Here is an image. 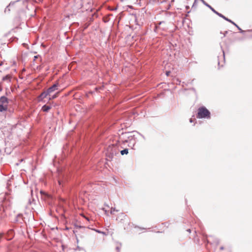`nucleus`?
Segmentation results:
<instances>
[{"label":"nucleus","instance_id":"obj_6","mask_svg":"<svg viewBox=\"0 0 252 252\" xmlns=\"http://www.w3.org/2000/svg\"><path fill=\"white\" fill-rule=\"evenodd\" d=\"M49 94L47 90L42 92L38 97V100L39 101H42Z\"/></svg>","mask_w":252,"mask_h":252},{"label":"nucleus","instance_id":"obj_20","mask_svg":"<svg viewBox=\"0 0 252 252\" xmlns=\"http://www.w3.org/2000/svg\"><path fill=\"white\" fill-rule=\"evenodd\" d=\"M137 133H138V134H139V135H140L142 136V137L144 140H145V139H146V138H145V136H144L143 135H142V134H140V133H139V132H137Z\"/></svg>","mask_w":252,"mask_h":252},{"label":"nucleus","instance_id":"obj_16","mask_svg":"<svg viewBox=\"0 0 252 252\" xmlns=\"http://www.w3.org/2000/svg\"><path fill=\"white\" fill-rule=\"evenodd\" d=\"M57 96V94H55L54 95H53L51 97H50L49 98V100H51V99H54L55 98H56Z\"/></svg>","mask_w":252,"mask_h":252},{"label":"nucleus","instance_id":"obj_13","mask_svg":"<svg viewBox=\"0 0 252 252\" xmlns=\"http://www.w3.org/2000/svg\"><path fill=\"white\" fill-rule=\"evenodd\" d=\"M120 153H121V154L122 155H125V154L126 155L128 153V149H125L122 150L120 152Z\"/></svg>","mask_w":252,"mask_h":252},{"label":"nucleus","instance_id":"obj_23","mask_svg":"<svg viewBox=\"0 0 252 252\" xmlns=\"http://www.w3.org/2000/svg\"><path fill=\"white\" fill-rule=\"evenodd\" d=\"M170 73V71H166V75L167 76H168V75H169Z\"/></svg>","mask_w":252,"mask_h":252},{"label":"nucleus","instance_id":"obj_12","mask_svg":"<svg viewBox=\"0 0 252 252\" xmlns=\"http://www.w3.org/2000/svg\"><path fill=\"white\" fill-rule=\"evenodd\" d=\"M14 4V2H11L5 8L4 12L6 13L7 11L9 12L10 11V9L9 8V7L13 5Z\"/></svg>","mask_w":252,"mask_h":252},{"label":"nucleus","instance_id":"obj_21","mask_svg":"<svg viewBox=\"0 0 252 252\" xmlns=\"http://www.w3.org/2000/svg\"><path fill=\"white\" fill-rule=\"evenodd\" d=\"M116 249V250H117L118 252H120V248L119 247H117Z\"/></svg>","mask_w":252,"mask_h":252},{"label":"nucleus","instance_id":"obj_7","mask_svg":"<svg viewBox=\"0 0 252 252\" xmlns=\"http://www.w3.org/2000/svg\"><path fill=\"white\" fill-rule=\"evenodd\" d=\"M59 86V84L58 83L54 84L53 86L49 87L47 90L48 91L49 94L53 92L55 90L58 89V87Z\"/></svg>","mask_w":252,"mask_h":252},{"label":"nucleus","instance_id":"obj_24","mask_svg":"<svg viewBox=\"0 0 252 252\" xmlns=\"http://www.w3.org/2000/svg\"><path fill=\"white\" fill-rule=\"evenodd\" d=\"M38 58V56H35L34 57V61H35L36 59H37Z\"/></svg>","mask_w":252,"mask_h":252},{"label":"nucleus","instance_id":"obj_2","mask_svg":"<svg viewBox=\"0 0 252 252\" xmlns=\"http://www.w3.org/2000/svg\"><path fill=\"white\" fill-rule=\"evenodd\" d=\"M201 2L207 7H208L209 8H210L214 13L218 15L219 17L223 18L224 20H226L227 22H230V23L232 24L233 25H234L239 30L240 32L241 33H243L245 31L242 30L236 23H235L234 22H233L230 19L227 18V17H225L224 15L221 14L220 13H219L218 11H217L214 8H213L211 5H210L209 4H208L204 0H200Z\"/></svg>","mask_w":252,"mask_h":252},{"label":"nucleus","instance_id":"obj_32","mask_svg":"<svg viewBox=\"0 0 252 252\" xmlns=\"http://www.w3.org/2000/svg\"><path fill=\"white\" fill-rule=\"evenodd\" d=\"M58 182H59V185H61V181H60V180H59V181H58Z\"/></svg>","mask_w":252,"mask_h":252},{"label":"nucleus","instance_id":"obj_26","mask_svg":"<svg viewBox=\"0 0 252 252\" xmlns=\"http://www.w3.org/2000/svg\"><path fill=\"white\" fill-rule=\"evenodd\" d=\"M177 81L179 82V84H180L181 82V81H180L178 79H177Z\"/></svg>","mask_w":252,"mask_h":252},{"label":"nucleus","instance_id":"obj_28","mask_svg":"<svg viewBox=\"0 0 252 252\" xmlns=\"http://www.w3.org/2000/svg\"><path fill=\"white\" fill-rule=\"evenodd\" d=\"M22 216V214H19V215H17V217H21Z\"/></svg>","mask_w":252,"mask_h":252},{"label":"nucleus","instance_id":"obj_9","mask_svg":"<svg viewBox=\"0 0 252 252\" xmlns=\"http://www.w3.org/2000/svg\"><path fill=\"white\" fill-rule=\"evenodd\" d=\"M2 80L3 81L10 82L11 80V75L10 74H7L6 76L3 77Z\"/></svg>","mask_w":252,"mask_h":252},{"label":"nucleus","instance_id":"obj_36","mask_svg":"<svg viewBox=\"0 0 252 252\" xmlns=\"http://www.w3.org/2000/svg\"><path fill=\"white\" fill-rule=\"evenodd\" d=\"M218 64L219 65L220 64V62L218 61Z\"/></svg>","mask_w":252,"mask_h":252},{"label":"nucleus","instance_id":"obj_22","mask_svg":"<svg viewBox=\"0 0 252 252\" xmlns=\"http://www.w3.org/2000/svg\"><path fill=\"white\" fill-rule=\"evenodd\" d=\"M196 1L197 0H194V3L192 5V7H194L196 4Z\"/></svg>","mask_w":252,"mask_h":252},{"label":"nucleus","instance_id":"obj_10","mask_svg":"<svg viewBox=\"0 0 252 252\" xmlns=\"http://www.w3.org/2000/svg\"><path fill=\"white\" fill-rule=\"evenodd\" d=\"M51 108L50 105H44L41 108V110L45 112H47Z\"/></svg>","mask_w":252,"mask_h":252},{"label":"nucleus","instance_id":"obj_29","mask_svg":"<svg viewBox=\"0 0 252 252\" xmlns=\"http://www.w3.org/2000/svg\"><path fill=\"white\" fill-rule=\"evenodd\" d=\"M227 32H227V31H226V32H225V33H224V36H225V35L227 33Z\"/></svg>","mask_w":252,"mask_h":252},{"label":"nucleus","instance_id":"obj_33","mask_svg":"<svg viewBox=\"0 0 252 252\" xmlns=\"http://www.w3.org/2000/svg\"><path fill=\"white\" fill-rule=\"evenodd\" d=\"M223 57L224 58V53L223 51Z\"/></svg>","mask_w":252,"mask_h":252},{"label":"nucleus","instance_id":"obj_18","mask_svg":"<svg viewBox=\"0 0 252 252\" xmlns=\"http://www.w3.org/2000/svg\"><path fill=\"white\" fill-rule=\"evenodd\" d=\"M95 231H96V232L98 233H103V232L99 230H97V229H94Z\"/></svg>","mask_w":252,"mask_h":252},{"label":"nucleus","instance_id":"obj_4","mask_svg":"<svg viewBox=\"0 0 252 252\" xmlns=\"http://www.w3.org/2000/svg\"><path fill=\"white\" fill-rule=\"evenodd\" d=\"M131 133L128 132V133H125L124 134L126 135V137L127 138V140H126L125 142H129V144H132L133 146L135 144L136 141L135 140L134 135H131L130 134Z\"/></svg>","mask_w":252,"mask_h":252},{"label":"nucleus","instance_id":"obj_19","mask_svg":"<svg viewBox=\"0 0 252 252\" xmlns=\"http://www.w3.org/2000/svg\"><path fill=\"white\" fill-rule=\"evenodd\" d=\"M103 21L105 23H107L108 22L109 20L107 18H104Z\"/></svg>","mask_w":252,"mask_h":252},{"label":"nucleus","instance_id":"obj_25","mask_svg":"<svg viewBox=\"0 0 252 252\" xmlns=\"http://www.w3.org/2000/svg\"><path fill=\"white\" fill-rule=\"evenodd\" d=\"M88 221H89V219L85 216H83Z\"/></svg>","mask_w":252,"mask_h":252},{"label":"nucleus","instance_id":"obj_14","mask_svg":"<svg viewBox=\"0 0 252 252\" xmlns=\"http://www.w3.org/2000/svg\"><path fill=\"white\" fill-rule=\"evenodd\" d=\"M115 211L118 212V210H116V209H115V208H111V211H110V213H111V214H113L114 212H115Z\"/></svg>","mask_w":252,"mask_h":252},{"label":"nucleus","instance_id":"obj_34","mask_svg":"<svg viewBox=\"0 0 252 252\" xmlns=\"http://www.w3.org/2000/svg\"><path fill=\"white\" fill-rule=\"evenodd\" d=\"M188 231L189 232H190V229H188Z\"/></svg>","mask_w":252,"mask_h":252},{"label":"nucleus","instance_id":"obj_3","mask_svg":"<svg viewBox=\"0 0 252 252\" xmlns=\"http://www.w3.org/2000/svg\"><path fill=\"white\" fill-rule=\"evenodd\" d=\"M196 117L199 119L210 118V111L204 106L198 108Z\"/></svg>","mask_w":252,"mask_h":252},{"label":"nucleus","instance_id":"obj_30","mask_svg":"<svg viewBox=\"0 0 252 252\" xmlns=\"http://www.w3.org/2000/svg\"><path fill=\"white\" fill-rule=\"evenodd\" d=\"M76 242L77 244L79 243V240L77 238H76Z\"/></svg>","mask_w":252,"mask_h":252},{"label":"nucleus","instance_id":"obj_8","mask_svg":"<svg viewBox=\"0 0 252 252\" xmlns=\"http://www.w3.org/2000/svg\"><path fill=\"white\" fill-rule=\"evenodd\" d=\"M8 103V99L4 96H2L0 97V103L5 105Z\"/></svg>","mask_w":252,"mask_h":252},{"label":"nucleus","instance_id":"obj_5","mask_svg":"<svg viewBox=\"0 0 252 252\" xmlns=\"http://www.w3.org/2000/svg\"><path fill=\"white\" fill-rule=\"evenodd\" d=\"M5 117L7 118H16V116L14 114V111L13 108H9L8 109H6Z\"/></svg>","mask_w":252,"mask_h":252},{"label":"nucleus","instance_id":"obj_11","mask_svg":"<svg viewBox=\"0 0 252 252\" xmlns=\"http://www.w3.org/2000/svg\"><path fill=\"white\" fill-rule=\"evenodd\" d=\"M7 108V105H3L0 103V112H3L6 110Z\"/></svg>","mask_w":252,"mask_h":252},{"label":"nucleus","instance_id":"obj_17","mask_svg":"<svg viewBox=\"0 0 252 252\" xmlns=\"http://www.w3.org/2000/svg\"><path fill=\"white\" fill-rule=\"evenodd\" d=\"M82 249H83L82 248L80 247L79 246H77L76 248L75 249V251L78 250V251H81Z\"/></svg>","mask_w":252,"mask_h":252},{"label":"nucleus","instance_id":"obj_1","mask_svg":"<svg viewBox=\"0 0 252 252\" xmlns=\"http://www.w3.org/2000/svg\"><path fill=\"white\" fill-rule=\"evenodd\" d=\"M118 141L117 140L115 143L111 144L108 146L106 153L107 160L112 159L114 156L118 154Z\"/></svg>","mask_w":252,"mask_h":252},{"label":"nucleus","instance_id":"obj_31","mask_svg":"<svg viewBox=\"0 0 252 252\" xmlns=\"http://www.w3.org/2000/svg\"><path fill=\"white\" fill-rule=\"evenodd\" d=\"M189 122H190V123H192V119H190V120H189Z\"/></svg>","mask_w":252,"mask_h":252},{"label":"nucleus","instance_id":"obj_35","mask_svg":"<svg viewBox=\"0 0 252 252\" xmlns=\"http://www.w3.org/2000/svg\"><path fill=\"white\" fill-rule=\"evenodd\" d=\"M88 228H89V229H92V228H91L90 227H89V226H88Z\"/></svg>","mask_w":252,"mask_h":252},{"label":"nucleus","instance_id":"obj_27","mask_svg":"<svg viewBox=\"0 0 252 252\" xmlns=\"http://www.w3.org/2000/svg\"><path fill=\"white\" fill-rule=\"evenodd\" d=\"M220 249L221 250H223L224 249V247H221L220 248Z\"/></svg>","mask_w":252,"mask_h":252},{"label":"nucleus","instance_id":"obj_15","mask_svg":"<svg viewBox=\"0 0 252 252\" xmlns=\"http://www.w3.org/2000/svg\"><path fill=\"white\" fill-rule=\"evenodd\" d=\"M74 226L75 228H83L84 227L83 226H81V225H78L77 224H74Z\"/></svg>","mask_w":252,"mask_h":252}]
</instances>
